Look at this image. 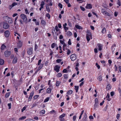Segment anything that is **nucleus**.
Returning a JSON list of instances; mask_svg holds the SVG:
<instances>
[{"label": "nucleus", "instance_id": "5701e85b", "mask_svg": "<svg viewBox=\"0 0 121 121\" xmlns=\"http://www.w3.org/2000/svg\"><path fill=\"white\" fill-rule=\"evenodd\" d=\"M74 89L76 90V92H78L79 89V86H74Z\"/></svg>", "mask_w": 121, "mask_h": 121}, {"label": "nucleus", "instance_id": "8fccbe9b", "mask_svg": "<svg viewBox=\"0 0 121 121\" xmlns=\"http://www.w3.org/2000/svg\"><path fill=\"white\" fill-rule=\"evenodd\" d=\"M55 28L56 30V31H58L59 30V29L58 28L57 26H56L55 27Z\"/></svg>", "mask_w": 121, "mask_h": 121}, {"label": "nucleus", "instance_id": "39448f33", "mask_svg": "<svg viewBox=\"0 0 121 121\" xmlns=\"http://www.w3.org/2000/svg\"><path fill=\"white\" fill-rule=\"evenodd\" d=\"M3 18L5 20H7L9 23H11L13 22L11 18L7 16H4Z\"/></svg>", "mask_w": 121, "mask_h": 121}, {"label": "nucleus", "instance_id": "393cba45", "mask_svg": "<svg viewBox=\"0 0 121 121\" xmlns=\"http://www.w3.org/2000/svg\"><path fill=\"white\" fill-rule=\"evenodd\" d=\"M111 88V85L110 84L108 85L107 86L106 88L108 90L110 89Z\"/></svg>", "mask_w": 121, "mask_h": 121}, {"label": "nucleus", "instance_id": "680f3d73", "mask_svg": "<svg viewBox=\"0 0 121 121\" xmlns=\"http://www.w3.org/2000/svg\"><path fill=\"white\" fill-rule=\"evenodd\" d=\"M34 94V92H31L30 94V96L32 97Z\"/></svg>", "mask_w": 121, "mask_h": 121}, {"label": "nucleus", "instance_id": "774afa93", "mask_svg": "<svg viewBox=\"0 0 121 121\" xmlns=\"http://www.w3.org/2000/svg\"><path fill=\"white\" fill-rule=\"evenodd\" d=\"M26 121H35L34 120H33L31 119H28L26 120Z\"/></svg>", "mask_w": 121, "mask_h": 121}, {"label": "nucleus", "instance_id": "79ce46f5", "mask_svg": "<svg viewBox=\"0 0 121 121\" xmlns=\"http://www.w3.org/2000/svg\"><path fill=\"white\" fill-rule=\"evenodd\" d=\"M14 35L15 36H20V35L17 32H15Z\"/></svg>", "mask_w": 121, "mask_h": 121}, {"label": "nucleus", "instance_id": "864d4df0", "mask_svg": "<svg viewBox=\"0 0 121 121\" xmlns=\"http://www.w3.org/2000/svg\"><path fill=\"white\" fill-rule=\"evenodd\" d=\"M67 54L68 55H69L71 53V51L69 49H68L67 51Z\"/></svg>", "mask_w": 121, "mask_h": 121}, {"label": "nucleus", "instance_id": "bb28decb", "mask_svg": "<svg viewBox=\"0 0 121 121\" xmlns=\"http://www.w3.org/2000/svg\"><path fill=\"white\" fill-rule=\"evenodd\" d=\"M61 83V82L60 81H56V86H58L60 83Z\"/></svg>", "mask_w": 121, "mask_h": 121}, {"label": "nucleus", "instance_id": "e433bc0d", "mask_svg": "<svg viewBox=\"0 0 121 121\" xmlns=\"http://www.w3.org/2000/svg\"><path fill=\"white\" fill-rule=\"evenodd\" d=\"M27 107V106H26L24 107L22 109V112H23L24 110H25Z\"/></svg>", "mask_w": 121, "mask_h": 121}, {"label": "nucleus", "instance_id": "13d9d810", "mask_svg": "<svg viewBox=\"0 0 121 121\" xmlns=\"http://www.w3.org/2000/svg\"><path fill=\"white\" fill-rule=\"evenodd\" d=\"M77 1L79 3H81L83 2L82 0H77Z\"/></svg>", "mask_w": 121, "mask_h": 121}, {"label": "nucleus", "instance_id": "4d7b16f0", "mask_svg": "<svg viewBox=\"0 0 121 121\" xmlns=\"http://www.w3.org/2000/svg\"><path fill=\"white\" fill-rule=\"evenodd\" d=\"M58 6L61 9L62 8V5L60 3H59L58 5Z\"/></svg>", "mask_w": 121, "mask_h": 121}, {"label": "nucleus", "instance_id": "de8ad7c7", "mask_svg": "<svg viewBox=\"0 0 121 121\" xmlns=\"http://www.w3.org/2000/svg\"><path fill=\"white\" fill-rule=\"evenodd\" d=\"M111 49L112 50V51L113 52L115 50V47L114 46H112L111 48Z\"/></svg>", "mask_w": 121, "mask_h": 121}, {"label": "nucleus", "instance_id": "f8f14e48", "mask_svg": "<svg viewBox=\"0 0 121 121\" xmlns=\"http://www.w3.org/2000/svg\"><path fill=\"white\" fill-rule=\"evenodd\" d=\"M18 43H17V47L18 48H20L22 45V42L19 40H18Z\"/></svg>", "mask_w": 121, "mask_h": 121}, {"label": "nucleus", "instance_id": "a18cd8bd", "mask_svg": "<svg viewBox=\"0 0 121 121\" xmlns=\"http://www.w3.org/2000/svg\"><path fill=\"white\" fill-rule=\"evenodd\" d=\"M56 112L55 110H52V111H50L49 112V113L50 114H52L53 113H55Z\"/></svg>", "mask_w": 121, "mask_h": 121}, {"label": "nucleus", "instance_id": "cd10ccee", "mask_svg": "<svg viewBox=\"0 0 121 121\" xmlns=\"http://www.w3.org/2000/svg\"><path fill=\"white\" fill-rule=\"evenodd\" d=\"M73 91L71 90H69L67 92V93L68 95H70L72 94Z\"/></svg>", "mask_w": 121, "mask_h": 121}, {"label": "nucleus", "instance_id": "a211bd4d", "mask_svg": "<svg viewBox=\"0 0 121 121\" xmlns=\"http://www.w3.org/2000/svg\"><path fill=\"white\" fill-rule=\"evenodd\" d=\"M41 23L43 26H45L46 25V22L45 21L43 20H41Z\"/></svg>", "mask_w": 121, "mask_h": 121}, {"label": "nucleus", "instance_id": "0eeeda50", "mask_svg": "<svg viewBox=\"0 0 121 121\" xmlns=\"http://www.w3.org/2000/svg\"><path fill=\"white\" fill-rule=\"evenodd\" d=\"M65 114L63 113L60 116L59 119L61 121H64L65 120L63 117H65Z\"/></svg>", "mask_w": 121, "mask_h": 121}, {"label": "nucleus", "instance_id": "6e6d98bb", "mask_svg": "<svg viewBox=\"0 0 121 121\" xmlns=\"http://www.w3.org/2000/svg\"><path fill=\"white\" fill-rule=\"evenodd\" d=\"M114 68L115 71H117V67L116 66V65H115Z\"/></svg>", "mask_w": 121, "mask_h": 121}, {"label": "nucleus", "instance_id": "4c0bfd02", "mask_svg": "<svg viewBox=\"0 0 121 121\" xmlns=\"http://www.w3.org/2000/svg\"><path fill=\"white\" fill-rule=\"evenodd\" d=\"M56 44L55 43H53L51 45V47L52 48H54L56 46Z\"/></svg>", "mask_w": 121, "mask_h": 121}, {"label": "nucleus", "instance_id": "c756f323", "mask_svg": "<svg viewBox=\"0 0 121 121\" xmlns=\"http://www.w3.org/2000/svg\"><path fill=\"white\" fill-rule=\"evenodd\" d=\"M100 81H101L102 80V76L101 75H100L97 78Z\"/></svg>", "mask_w": 121, "mask_h": 121}, {"label": "nucleus", "instance_id": "37998d69", "mask_svg": "<svg viewBox=\"0 0 121 121\" xmlns=\"http://www.w3.org/2000/svg\"><path fill=\"white\" fill-rule=\"evenodd\" d=\"M64 28L65 30V32H66L69 29L66 26L64 27Z\"/></svg>", "mask_w": 121, "mask_h": 121}, {"label": "nucleus", "instance_id": "69168bd1", "mask_svg": "<svg viewBox=\"0 0 121 121\" xmlns=\"http://www.w3.org/2000/svg\"><path fill=\"white\" fill-rule=\"evenodd\" d=\"M76 118V116H73V121H75Z\"/></svg>", "mask_w": 121, "mask_h": 121}, {"label": "nucleus", "instance_id": "ea45409f", "mask_svg": "<svg viewBox=\"0 0 121 121\" xmlns=\"http://www.w3.org/2000/svg\"><path fill=\"white\" fill-rule=\"evenodd\" d=\"M106 31V30L105 28H104L102 30V32L103 33H104Z\"/></svg>", "mask_w": 121, "mask_h": 121}, {"label": "nucleus", "instance_id": "412c9836", "mask_svg": "<svg viewBox=\"0 0 121 121\" xmlns=\"http://www.w3.org/2000/svg\"><path fill=\"white\" fill-rule=\"evenodd\" d=\"M109 95L108 94L106 98H107V99L109 101H110L111 100V99L109 98Z\"/></svg>", "mask_w": 121, "mask_h": 121}, {"label": "nucleus", "instance_id": "7ed1b4c3", "mask_svg": "<svg viewBox=\"0 0 121 121\" xmlns=\"http://www.w3.org/2000/svg\"><path fill=\"white\" fill-rule=\"evenodd\" d=\"M42 60H39L38 62V65H39V66L38 67V70H39L41 69L43 67V64L42 63H41Z\"/></svg>", "mask_w": 121, "mask_h": 121}, {"label": "nucleus", "instance_id": "bf43d9fd", "mask_svg": "<svg viewBox=\"0 0 121 121\" xmlns=\"http://www.w3.org/2000/svg\"><path fill=\"white\" fill-rule=\"evenodd\" d=\"M118 13L117 12L115 11L114 13V15L115 17H117L118 15Z\"/></svg>", "mask_w": 121, "mask_h": 121}, {"label": "nucleus", "instance_id": "09e8293b", "mask_svg": "<svg viewBox=\"0 0 121 121\" xmlns=\"http://www.w3.org/2000/svg\"><path fill=\"white\" fill-rule=\"evenodd\" d=\"M46 17H48V19H49L50 18V16L49 14L48 13L46 14Z\"/></svg>", "mask_w": 121, "mask_h": 121}, {"label": "nucleus", "instance_id": "f3484780", "mask_svg": "<svg viewBox=\"0 0 121 121\" xmlns=\"http://www.w3.org/2000/svg\"><path fill=\"white\" fill-rule=\"evenodd\" d=\"M75 27L77 29H82V27L81 26L78 25L76 24L75 25Z\"/></svg>", "mask_w": 121, "mask_h": 121}, {"label": "nucleus", "instance_id": "f257e3e1", "mask_svg": "<svg viewBox=\"0 0 121 121\" xmlns=\"http://www.w3.org/2000/svg\"><path fill=\"white\" fill-rule=\"evenodd\" d=\"M103 9H102L101 13L104 15L108 16H110L112 15L113 14V13L112 11L110 12L109 13L106 11H103Z\"/></svg>", "mask_w": 121, "mask_h": 121}, {"label": "nucleus", "instance_id": "5fc2aeb1", "mask_svg": "<svg viewBox=\"0 0 121 121\" xmlns=\"http://www.w3.org/2000/svg\"><path fill=\"white\" fill-rule=\"evenodd\" d=\"M95 103L98 104V99L97 98H96L95 99Z\"/></svg>", "mask_w": 121, "mask_h": 121}, {"label": "nucleus", "instance_id": "4468645a", "mask_svg": "<svg viewBox=\"0 0 121 121\" xmlns=\"http://www.w3.org/2000/svg\"><path fill=\"white\" fill-rule=\"evenodd\" d=\"M9 35V32L8 30H6L4 32V35L6 37H8Z\"/></svg>", "mask_w": 121, "mask_h": 121}, {"label": "nucleus", "instance_id": "58836bf2", "mask_svg": "<svg viewBox=\"0 0 121 121\" xmlns=\"http://www.w3.org/2000/svg\"><path fill=\"white\" fill-rule=\"evenodd\" d=\"M10 93L9 92L7 93L5 95V97L6 98H7L10 95Z\"/></svg>", "mask_w": 121, "mask_h": 121}, {"label": "nucleus", "instance_id": "f03ea898", "mask_svg": "<svg viewBox=\"0 0 121 121\" xmlns=\"http://www.w3.org/2000/svg\"><path fill=\"white\" fill-rule=\"evenodd\" d=\"M20 17L23 20L24 22L27 23V19L26 15L23 14H22L21 15Z\"/></svg>", "mask_w": 121, "mask_h": 121}, {"label": "nucleus", "instance_id": "603ef678", "mask_svg": "<svg viewBox=\"0 0 121 121\" xmlns=\"http://www.w3.org/2000/svg\"><path fill=\"white\" fill-rule=\"evenodd\" d=\"M80 8L81 10L83 11H84L85 10V8L82 6H80Z\"/></svg>", "mask_w": 121, "mask_h": 121}, {"label": "nucleus", "instance_id": "ddd939ff", "mask_svg": "<svg viewBox=\"0 0 121 121\" xmlns=\"http://www.w3.org/2000/svg\"><path fill=\"white\" fill-rule=\"evenodd\" d=\"M33 49L31 48L28 49L27 51V53L29 55H31L32 53Z\"/></svg>", "mask_w": 121, "mask_h": 121}, {"label": "nucleus", "instance_id": "1a4fd4ad", "mask_svg": "<svg viewBox=\"0 0 121 121\" xmlns=\"http://www.w3.org/2000/svg\"><path fill=\"white\" fill-rule=\"evenodd\" d=\"M70 59L72 61L75 60L76 59V55L75 54H73L70 56Z\"/></svg>", "mask_w": 121, "mask_h": 121}, {"label": "nucleus", "instance_id": "9d476101", "mask_svg": "<svg viewBox=\"0 0 121 121\" xmlns=\"http://www.w3.org/2000/svg\"><path fill=\"white\" fill-rule=\"evenodd\" d=\"M9 25L7 23L4 22L3 25V28L4 29H7L9 27Z\"/></svg>", "mask_w": 121, "mask_h": 121}, {"label": "nucleus", "instance_id": "052dcab7", "mask_svg": "<svg viewBox=\"0 0 121 121\" xmlns=\"http://www.w3.org/2000/svg\"><path fill=\"white\" fill-rule=\"evenodd\" d=\"M108 62L110 64L109 66L112 63V61L111 60H108Z\"/></svg>", "mask_w": 121, "mask_h": 121}, {"label": "nucleus", "instance_id": "0e129e2a", "mask_svg": "<svg viewBox=\"0 0 121 121\" xmlns=\"http://www.w3.org/2000/svg\"><path fill=\"white\" fill-rule=\"evenodd\" d=\"M120 114H117V118L118 119H119V118L120 117Z\"/></svg>", "mask_w": 121, "mask_h": 121}, {"label": "nucleus", "instance_id": "72a5a7b5", "mask_svg": "<svg viewBox=\"0 0 121 121\" xmlns=\"http://www.w3.org/2000/svg\"><path fill=\"white\" fill-rule=\"evenodd\" d=\"M63 77L64 79H67L68 78V74H65L63 75Z\"/></svg>", "mask_w": 121, "mask_h": 121}, {"label": "nucleus", "instance_id": "2f4dec72", "mask_svg": "<svg viewBox=\"0 0 121 121\" xmlns=\"http://www.w3.org/2000/svg\"><path fill=\"white\" fill-rule=\"evenodd\" d=\"M62 76V74L60 73H59L56 75V76L57 77L59 78L61 77Z\"/></svg>", "mask_w": 121, "mask_h": 121}, {"label": "nucleus", "instance_id": "3c124183", "mask_svg": "<svg viewBox=\"0 0 121 121\" xmlns=\"http://www.w3.org/2000/svg\"><path fill=\"white\" fill-rule=\"evenodd\" d=\"M8 106L9 107V109H10L11 108V103H10L8 104Z\"/></svg>", "mask_w": 121, "mask_h": 121}, {"label": "nucleus", "instance_id": "4be33fe9", "mask_svg": "<svg viewBox=\"0 0 121 121\" xmlns=\"http://www.w3.org/2000/svg\"><path fill=\"white\" fill-rule=\"evenodd\" d=\"M4 60L3 59H0V65H3L4 63Z\"/></svg>", "mask_w": 121, "mask_h": 121}, {"label": "nucleus", "instance_id": "6ab92c4d", "mask_svg": "<svg viewBox=\"0 0 121 121\" xmlns=\"http://www.w3.org/2000/svg\"><path fill=\"white\" fill-rule=\"evenodd\" d=\"M51 89L50 88H48L47 90V92L48 94H50L51 91Z\"/></svg>", "mask_w": 121, "mask_h": 121}, {"label": "nucleus", "instance_id": "9b49d317", "mask_svg": "<svg viewBox=\"0 0 121 121\" xmlns=\"http://www.w3.org/2000/svg\"><path fill=\"white\" fill-rule=\"evenodd\" d=\"M85 8L86 9H91L92 8V5L91 4L87 3L86 6Z\"/></svg>", "mask_w": 121, "mask_h": 121}, {"label": "nucleus", "instance_id": "49530a36", "mask_svg": "<svg viewBox=\"0 0 121 121\" xmlns=\"http://www.w3.org/2000/svg\"><path fill=\"white\" fill-rule=\"evenodd\" d=\"M38 48V46L37 45L35 44V51H36V50Z\"/></svg>", "mask_w": 121, "mask_h": 121}, {"label": "nucleus", "instance_id": "b1692460", "mask_svg": "<svg viewBox=\"0 0 121 121\" xmlns=\"http://www.w3.org/2000/svg\"><path fill=\"white\" fill-rule=\"evenodd\" d=\"M67 35L69 36H71L72 35V33L69 31H68L67 33Z\"/></svg>", "mask_w": 121, "mask_h": 121}, {"label": "nucleus", "instance_id": "7c9ffc66", "mask_svg": "<svg viewBox=\"0 0 121 121\" xmlns=\"http://www.w3.org/2000/svg\"><path fill=\"white\" fill-rule=\"evenodd\" d=\"M44 4V3L43 1H42L41 2V4H40V6L41 7V8H43V6Z\"/></svg>", "mask_w": 121, "mask_h": 121}, {"label": "nucleus", "instance_id": "aec40b11", "mask_svg": "<svg viewBox=\"0 0 121 121\" xmlns=\"http://www.w3.org/2000/svg\"><path fill=\"white\" fill-rule=\"evenodd\" d=\"M98 47L99 48V50L100 51L102 49V45L101 44H98Z\"/></svg>", "mask_w": 121, "mask_h": 121}, {"label": "nucleus", "instance_id": "dca6fc26", "mask_svg": "<svg viewBox=\"0 0 121 121\" xmlns=\"http://www.w3.org/2000/svg\"><path fill=\"white\" fill-rule=\"evenodd\" d=\"M52 0H46V1L47 2L48 4L49 5L51 6L52 5Z\"/></svg>", "mask_w": 121, "mask_h": 121}, {"label": "nucleus", "instance_id": "c85d7f7f", "mask_svg": "<svg viewBox=\"0 0 121 121\" xmlns=\"http://www.w3.org/2000/svg\"><path fill=\"white\" fill-rule=\"evenodd\" d=\"M6 46L4 45L3 44L2 45L1 49V50H4L6 48Z\"/></svg>", "mask_w": 121, "mask_h": 121}, {"label": "nucleus", "instance_id": "2eb2a0df", "mask_svg": "<svg viewBox=\"0 0 121 121\" xmlns=\"http://www.w3.org/2000/svg\"><path fill=\"white\" fill-rule=\"evenodd\" d=\"M17 60V57H15L14 58L12 61V63L13 64L16 63Z\"/></svg>", "mask_w": 121, "mask_h": 121}, {"label": "nucleus", "instance_id": "6e6552de", "mask_svg": "<svg viewBox=\"0 0 121 121\" xmlns=\"http://www.w3.org/2000/svg\"><path fill=\"white\" fill-rule=\"evenodd\" d=\"M4 54L5 56L6 57H7L10 56L11 54V52L10 51H6L4 52Z\"/></svg>", "mask_w": 121, "mask_h": 121}, {"label": "nucleus", "instance_id": "c9c22d12", "mask_svg": "<svg viewBox=\"0 0 121 121\" xmlns=\"http://www.w3.org/2000/svg\"><path fill=\"white\" fill-rule=\"evenodd\" d=\"M66 45L65 43L63 44V50L64 51L65 49H66Z\"/></svg>", "mask_w": 121, "mask_h": 121}, {"label": "nucleus", "instance_id": "a878e982", "mask_svg": "<svg viewBox=\"0 0 121 121\" xmlns=\"http://www.w3.org/2000/svg\"><path fill=\"white\" fill-rule=\"evenodd\" d=\"M26 117L25 116H23L19 118V120L20 121H22L25 119L26 118Z\"/></svg>", "mask_w": 121, "mask_h": 121}, {"label": "nucleus", "instance_id": "c03bdc74", "mask_svg": "<svg viewBox=\"0 0 121 121\" xmlns=\"http://www.w3.org/2000/svg\"><path fill=\"white\" fill-rule=\"evenodd\" d=\"M95 65L98 69H99L100 68V67L99 65L97 63H96Z\"/></svg>", "mask_w": 121, "mask_h": 121}, {"label": "nucleus", "instance_id": "a19ab883", "mask_svg": "<svg viewBox=\"0 0 121 121\" xmlns=\"http://www.w3.org/2000/svg\"><path fill=\"white\" fill-rule=\"evenodd\" d=\"M62 60L61 59H58L56 60V62L57 63H59Z\"/></svg>", "mask_w": 121, "mask_h": 121}, {"label": "nucleus", "instance_id": "423d86ee", "mask_svg": "<svg viewBox=\"0 0 121 121\" xmlns=\"http://www.w3.org/2000/svg\"><path fill=\"white\" fill-rule=\"evenodd\" d=\"M60 68V66L58 65H56L54 66V70L56 72H59L60 70L59 69Z\"/></svg>", "mask_w": 121, "mask_h": 121}, {"label": "nucleus", "instance_id": "20e7f679", "mask_svg": "<svg viewBox=\"0 0 121 121\" xmlns=\"http://www.w3.org/2000/svg\"><path fill=\"white\" fill-rule=\"evenodd\" d=\"M86 39L89 42L90 40V38L92 39V35L91 33L90 32H88L86 35Z\"/></svg>", "mask_w": 121, "mask_h": 121}, {"label": "nucleus", "instance_id": "338daca9", "mask_svg": "<svg viewBox=\"0 0 121 121\" xmlns=\"http://www.w3.org/2000/svg\"><path fill=\"white\" fill-rule=\"evenodd\" d=\"M12 7H14L15 6L17 5V4L16 3H14L12 4Z\"/></svg>", "mask_w": 121, "mask_h": 121}, {"label": "nucleus", "instance_id": "473e14b6", "mask_svg": "<svg viewBox=\"0 0 121 121\" xmlns=\"http://www.w3.org/2000/svg\"><path fill=\"white\" fill-rule=\"evenodd\" d=\"M45 112V111L44 110H43L41 111L40 113L41 114L43 115L44 114Z\"/></svg>", "mask_w": 121, "mask_h": 121}, {"label": "nucleus", "instance_id": "e2e57ef3", "mask_svg": "<svg viewBox=\"0 0 121 121\" xmlns=\"http://www.w3.org/2000/svg\"><path fill=\"white\" fill-rule=\"evenodd\" d=\"M98 104L95 103L94 104V108L95 109L97 107Z\"/></svg>", "mask_w": 121, "mask_h": 121}, {"label": "nucleus", "instance_id": "f704fd0d", "mask_svg": "<svg viewBox=\"0 0 121 121\" xmlns=\"http://www.w3.org/2000/svg\"><path fill=\"white\" fill-rule=\"evenodd\" d=\"M50 98L49 97H48L47 98L44 100V102H46L48 101L49 100Z\"/></svg>", "mask_w": 121, "mask_h": 121}]
</instances>
